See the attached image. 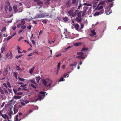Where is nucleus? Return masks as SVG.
Returning <instances> with one entry per match:
<instances>
[{
  "label": "nucleus",
  "mask_w": 121,
  "mask_h": 121,
  "mask_svg": "<svg viewBox=\"0 0 121 121\" xmlns=\"http://www.w3.org/2000/svg\"><path fill=\"white\" fill-rule=\"evenodd\" d=\"M34 110V109L32 110H30L29 111V113H30L32 112Z\"/></svg>",
  "instance_id": "69168bd1"
},
{
  "label": "nucleus",
  "mask_w": 121,
  "mask_h": 121,
  "mask_svg": "<svg viewBox=\"0 0 121 121\" xmlns=\"http://www.w3.org/2000/svg\"><path fill=\"white\" fill-rule=\"evenodd\" d=\"M22 24H21V23H19V24H17V27H18V28H19L20 27V26H22Z\"/></svg>",
  "instance_id": "49530a36"
},
{
  "label": "nucleus",
  "mask_w": 121,
  "mask_h": 121,
  "mask_svg": "<svg viewBox=\"0 0 121 121\" xmlns=\"http://www.w3.org/2000/svg\"><path fill=\"white\" fill-rule=\"evenodd\" d=\"M91 33H90L89 35L91 36H94L96 34V33L95 32L94 30H91Z\"/></svg>",
  "instance_id": "9b49d317"
},
{
  "label": "nucleus",
  "mask_w": 121,
  "mask_h": 121,
  "mask_svg": "<svg viewBox=\"0 0 121 121\" xmlns=\"http://www.w3.org/2000/svg\"><path fill=\"white\" fill-rule=\"evenodd\" d=\"M42 82L44 85L47 87L50 86L52 82V81L48 78L43 79Z\"/></svg>",
  "instance_id": "f03ea898"
},
{
  "label": "nucleus",
  "mask_w": 121,
  "mask_h": 121,
  "mask_svg": "<svg viewBox=\"0 0 121 121\" xmlns=\"http://www.w3.org/2000/svg\"><path fill=\"white\" fill-rule=\"evenodd\" d=\"M33 52L35 53H36L37 54H38V52L37 50H34L33 51Z\"/></svg>",
  "instance_id": "3c124183"
},
{
  "label": "nucleus",
  "mask_w": 121,
  "mask_h": 121,
  "mask_svg": "<svg viewBox=\"0 0 121 121\" xmlns=\"http://www.w3.org/2000/svg\"><path fill=\"white\" fill-rule=\"evenodd\" d=\"M31 26H29L27 27V29L30 30L31 29Z\"/></svg>",
  "instance_id": "13d9d810"
},
{
  "label": "nucleus",
  "mask_w": 121,
  "mask_h": 121,
  "mask_svg": "<svg viewBox=\"0 0 121 121\" xmlns=\"http://www.w3.org/2000/svg\"><path fill=\"white\" fill-rule=\"evenodd\" d=\"M74 26H75V29L76 30H78V29L79 27V25L77 23L75 24Z\"/></svg>",
  "instance_id": "412c9836"
},
{
  "label": "nucleus",
  "mask_w": 121,
  "mask_h": 121,
  "mask_svg": "<svg viewBox=\"0 0 121 121\" xmlns=\"http://www.w3.org/2000/svg\"><path fill=\"white\" fill-rule=\"evenodd\" d=\"M20 103L21 104L23 105V106H25V103L23 102H20Z\"/></svg>",
  "instance_id": "6e6d98bb"
},
{
  "label": "nucleus",
  "mask_w": 121,
  "mask_h": 121,
  "mask_svg": "<svg viewBox=\"0 0 121 121\" xmlns=\"http://www.w3.org/2000/svg\"><path fill=\"white\" fill-rule=\"evenodd\" d=\"M12 37V36H9L7 38V40L8 41V40L10 39Z\"/></svg>",
  "instance_id": "79ce46f5"
},
{
  "label": "nucleus",
  "mask_w": 121,
  "mask_h": 121,
  "mask_svg": "<svg viewBox=\"0 0 121 121\" xmlns=\"http://www.w3.org/2000/svg\"><path fill=\"white\" fill-rule=\"evenodd\" d=\"M29 86H31L32 87H33V88L34 89H35L36 88V86L32 84H29Z\"/></svg>",
  "instance_id": "2f4dec72"
},
{
  "label": "nucleus",
  "mask_w": 121,
  "mask_h": 121,
  "mask_svg": "<svg viewBox=\"0 0 121 121\" xmlns=\"http://www.w3.org/2000/svg\"><path fill=\"white\" fill-rule=\"evenodd\" d=\"M46 93V92H45L42 91L40 92L39 96L37 97L36 96L35 97V101L36 102L38 100H39L40 101H41L44 97V95Z\"/></svg>",
  "instance_id": "f257e3e1"
},
{
  "label": "nucleus",
  "mask_w": 121,
  "mask_h": 121,
  "mask_svg": "<svg viewBox=\"0 0 121 121\" xmlns=\"http://www.w3.org/2000/svg\"><path fill=\"white\" fill-rule=\"evenodd\" d=\"M17 6L16 5H14L13 6V8L14 10V11L15 12H17V11H18V12L19 13L21 12L22 11V8H21V11H19V10L18 11V10L17 9Z\"/></svg>",
  "instance_id": "6e6552de"
},
{
  "label": "nucleus",
  "mask_w": 121,
  "mask_h": 121,
  "mask_svg": "<svg viewBox=\"0 0 121 121\" xmlns=\"http://www.w3.org/2000/svg\"><path fill=\"white\" fill-rule=\"evenodd\" d=\"M17 47L18 51H20L21 50L20 48L18 46H17Z\"/></svg>",
  "instance_id": "e2e57ef3"
},
{
  "label": "nucleus",
  "mask_w": 121,
  "mask_h": 121,
  "mask_svg": "<svg viewBox=\"0 0 121 121\" xmlns=\"http://www.w3.org/2000/svg\"><path fill=\"white\" fill-rule=\"evenodd\" d=\"M82 12L80 11L79 12L78 14V17H81V15L82 13Z\"/></svg>",
  "instance_id": "c85d7f7f"
},
{
  "label": "nucleus",
  "mask_w": 121,
  "mask_h": 121,
  "mask_svg": "<svg viewBox=\"0 0 121 121\" xmlns=\"http://www.w3.org/2000/svg\"><path fill=\"white\" fill-rule=\"evenodd\" d=\"M6 29V27H3L2 28V29L1 30V31L2 32H3L5 31Z\"/></svg>",
  "instance_id": "e433bc0d"
},
{
  "label": "nucleus",
  "mask_w": 121,
  "mask_h": 121,
  "mask_svg": "<svg viewBox=\"0 0 121 121\" xmlns=\"http://www.w3.org/2000/svg\"><path fill=\"white\" fill-rule=\"evenodd\" d=\"M81 6L82 4L80 3V4H79V5L78 7V9H79L81 7Z\"/></svg>",
  "instance_id": "0e129e2a"
},
{
  "label": "nucleus",
  "mask_w": 121,
  "mask_h": 121,
  "mask_svg": "<svg viewBox=\"0 0 121 121\" xmlns=\"http://www.w3.org/2000/svg\"><path fill=\"white\" fill-rule=\"evenodd\" d=\"M3 85L4 86L6 87L7 88H8L7 86V84L5 83H4L3 84Z\"/></svg>",
  "instance_id": "603ef678"
},
{
  "label": "nucleus",
  "mask_w": 121,
  "mask_h": 121,
  "mask_svg": "<svg viewBox=\"0 0 121 121\" xmlns=\"http://www.w3.org/2000/svg\"><path fill=\"white\" fill-rule=\"evenodd\" d=\"M18 78L19 81H21V82L23 81L24 80H25V79H24L20 78L19 77H18Z\"/></svg>",
  "instance_id": "473e14b6"
},
{
  "label": "nucleus",
  "mask_w": 121,
  "mask_h": 121,
  "mask_svg": "<svg viewBox=\"0 0 121 121\" xmlns=\"http://www.w3.org/2000/svg\"><path fill=\"white\" fill-rule=\"evenodd\" d=\"M42 22L44 23H46L47 22L45 20H43L42 21Z\"/></svg>",
  "instance_id": "338daca9"
},
{
  "label": "nucleus",
  "mask_w": 121,
  "mask_h": 121,
  "mask_svg": "<svg viewBox=\"0 0 121 121\" xmlns=\"http://www.w3.org/2000/svg\"><path fill=\"white\" fill-rule=\"evenodd\" d=\"M7 85L9 87V88H10L11 87V86L10 84V83L8 82H7Z\"/></svg>",
  "instance_id": "58836bf2"
},
{
  "label": "nucleus",
  "mask_w": 121,
  "mask_h": 121,
  "mask_svg": "<svg viewBox=\"0 0 121 121\" xmlns=\"http://www.w3.org/2000/svg\"><path fill=\"white\" fill-rule=\"evenodd\" d=\"M21 97V96H14L13 98V99H20Z\"/></svg>",
  "instance_id": "aec40b11"
},
{
  "label": "nucleus",
  "mask_w": 121,
  "mask_h": 121,
  "mask_svg": "<svg viewBox=\"0 0 121 121\" xmlns=\"http://www.w3.org/2000/svg\"><path fill=\"white\" fill-rule=\"evenodd\" d=\"M34 69L35 67H33L30 69L29 70V73L31 74H32L33 71H34Z\"/></svg>",
  "instance_id": "f8f14e48"
},
{
  "label": "nucleus",
  "mask_w": 121,
  "mask_h": 121,
  "mask_svg": "<svg viewBox=\"0 0 121 121\" xmlns=\"http://www.w3.org/2000/svg\"><path fill=\"white\" fill-rule=\"evenodd\" d=\"M88 50V49L87 48H83L82 50V51L85 52Z\"/></svg>",
  "instance_id": "a19ab883"
},
{
  "label": "nucleus",
  "mask_w": 121,
  "mask_h": 121,
  "mask_svg": "<svg viewBox=\"0 0 121 121\" xmlns=\"http://www.w3.org/2000/svg\"><path fill=\"white\" fill-rule=\"evenodd\" d=\"M11 28L13 30H15L16 28V27L15 26H11Z\"/></svg>",
  "instance_id": "4c0bfd02"
},
{
  "label": "nucleus",
  "mask_w": 121,
  "mask_h": 121,
  "mask_svg": "<svg viewBox=\"0 0 121 121\" xmlns=\"http://www.w3.org/2000/svg\"><path fill=\"white\" fill-rule=\"evenodd\" d=\"M43 32V31L42 30H40V31L39 32V35H40L41 34H42Z\"/></svg>",
  "instance_id": "052dcab7"
},
{
  "label": "nucleus",
  "mask_w": 121,
  "mask_h": 121,
  "mask_svg": "<svg viewBox=\"0 0 121 121\" xmlns=\"http://www.w3.org/2000/svg\"><path fill=\"white\" fill-rule=\"evenodd\" d=\"M100 5L98 4V5L97 6L98 8V9H101L102 8H103V7L102 6H99Z\"/></svg>",
  "instance_id": "c756f323"
},
{
  "label": "nucleus",
  "mask_w": 121,
  "mask_h": 121,
  "mask_svg": "<svg viewBox=\"0 0 121 121\" xmlns=\"http://www.w3.org/2000/svg\"><path fill=\"white\" fill-rule=\"evenodd\" d=\"M13 92L15 94H16L17 93V92L18 91L17 89H13Z\"/></svg>",
  "instance_id": "8fccbe9b"
},
{
  "label": "nucleus",
  "mask_w": 121,
  "mask_h": 121,
  "mask_svg": "<svg viewBox=\"0 0 121 121\" xmlns=\"http://www.w3.org/2000/svg\"><path fill=\"white\" fill-rule=\"evenodd\" d=\"M86 12V10L85 9H84L82 11V16H84Z\"/></svg>",
  "instance_id": "bb28decb"
},
{
  "label": "nucleus",
  "mask_w": 121,
  "mask_h": 121,
  "mask_svg": "<svg viewBox=\"0 0 121 121\" xmlns=\"http://www.w3.org/2000/svg\"><path fill=\"white\" fill-rule=\"evenodd\" d=\"M22 56V55H20L19 56H17L16 57V58L17 59H18L19 58H20Z\"/></svg>",
  "instance_id": "37998d69"
},
{
  "label": "nucleus",
  "mask_w": 121,
  "mask_h": 121,
  "mask_svg": "<svg viewBox=\"0 0 121 121\" xmlns=\"http://www.w3.org/2000/svg\"><path fill=\"white\" fill-rule=\"evenodd\" d=\"M34 1L37 2V4L38 5H41L43 4V2L40 0H33Z\"/></svg>",
  "instance_id": "2eb2a0df"
},
{
  "label": "nucleus",
  "mask_w": 121,
  "mask_h": 121,
  "mask_svg": "<svg viewBox=\"0 0 121 121\" xmlns=\"http://www.w3.org/2000/svg\"><path fill=\"white\" fill-rule=\"evenodd\" d=\"M23 101L25 102L26 104H27L29 102V101L27 100L24 99L23 100Z\"/></svg>",
  "instance_id": "c9c22d12"
},
{
  "label": "nucleus",
  "mask_w": 121,
  "mask_h": 121,
  "mask_svg": "<svg viewBox=\"0 0 121 121\" xmlns=\"http://www.w3.org/2000/svg\"><path fill=\"white\" fill-rule=\"evenodd\" d=\"M9 11H11L12 10V8L11 6H9Z\"/></svg>",
  "instance_id": "864d4df0"
},
{
  "label": "nucleus",
  "mask_w": 121,
  "mask_h": 121,
  "mask_svg": "<svg viewBox=\"0 0 121 121\" xmlns=\"http://www.w3.org/2000/svg\"><path fill=\"white\" fill-rule=\"evenodd\" d=\"M22 93V92L18 93L17 94V95H21Z\"/></svg>",
  "instance_id": "680f3d73"
},
{
  "label": "nucleus",
  "mask_w": 121,
  "mask_h": 121,
  "mask_svg": "<svg viewBox=\"0 0 121 121\" xmlns=\"http://www.w3.org/2000/svg\"><path fill=\"white\" fill-rule=\"evenodd\" d=\"M26 26L25 25H22L21 26V28L22 29H24L26 27Z\"/></svg>",
  "instance_id": "ea45409f"
},
{
  "label": "nucleus",
  "mask_w": 121,
  "mask_h": 121,
  "mask_svg": "<svg viewBox=\"0 0 121 121\" xmlns=\"http://www.w3.org/2000/svg\"><path fill=\"white\" fill-rule=\"evenodd\" d=\"M12 55V53L11 52H10L9 53H8L6 54V56L7 57H8Z\"/></svg>",
  "instance_id": "7c9ffc66"
},
{
  "label": "nucleus",
  "mask_w": 121,
  "mask_h": 121,
  "mask_svg": "<svg viewBox=\"0 0 121 121\" xmlns=\"http://www.w3.org/2000/svg\"><path fill=\"white\" fill-rule=\"evenodd\" d=\"M0 92L1 94H4L3 91L2 90V89L0 88Z\"/></svg>",
  "instance_id": "f704fd0d"
},
{
  "label": "nucleus",
  "mask_w": 121,
  "mask_h": 121,
  "mask_svg": "<svg viewBox=\"0 0 121 121\" xmlns=\"http://www.w3.org/2000/svg\"><path fill=\"white\" fill-rule=\"evenodd\" d=\"M82 20V19L81 17H77L76 18V21L78 22H81V21Z\"/></svg>",
  "instance_id": "6ab92c4d"
},
{
  "label": "nucleus",
  "mask_w": 121,
  "mask_h": 121,
  "mask_svg": "<svg viewBox=\"0 0 121 121\" xmlns=\"http://www.w3.org/2000/svg\"><path fill=\"white\" fill-rule=\"evenodd\" d=\"M105 1H103L101 2L99 4V5L103 4L105 3Z\"/></svg>",
  "instance_id": "c03bdc74"
},
{
  "label": "nucleus",
  "mask_w": 121,
  "mask_h": 121,
  "mask_svg": "<svg viewBox=\"0 0 121 121\" xmlns=\"http://www.w3.org/2000/svg\"><path fill=\"white\" fill-rule=\"evenodd\" d=\"M77 54L78 55L80 56H82L84 55V54L82 52H78V53ZM86 57V56L85 57H83L81 56H77V57L79 59H82L84 58H85Z\"/></svg>",
  "instance_id": "423d86ee"
},
{
  "label": "nucleus",
  "mask_w": 121,
  "mask_h": 121,
  "mask_svg": "<svg viewBox=\"0 0 121 121\" xmlns=\"http://www.w3.org/2000/svg\"><path fill=\"white\" fill-rule=\"evenodd\" d=\"M104 10H102L101 12L100 13L99 12H97L95 13L94 14V15L95 16H96L97 15H99L100 14H101L102 13H104Z\"/></svg>",
  "instance_id": "9d476101"
},
{
  "label": "nucleus",
  "mask_w": 121,
  "mask_h": 121,
  "mask_svg": "<svg viewBox=\"0 0 121 121\" xmlns=\"http://www.w3.org/2000/svg\"><path fill=\"white\" fill-rule=\"evenodd\" d=\"M16 70H18L19 72H22V69L20 67L16 65Z\"/></svg>",
  "instance_id": "4468645a"
},
{
  "label": "nucleus",
  "mask_w": 121,
  "mask_h": 121,
  "mask_svg": "<svg viewBox=\"0 0 121 121\" xmlns=\"http://www.w3.org/2000/svg\"><path fill=\"white\" fill-rule=\"evenodd\" d=\"M28 20V19H27L26 18L24 19H22L21 20V22L22 23V25H24L25 23L26 22L25 21V20Z\"/></svg>",
  "instance_id": "a211bd4d"
},
{
  "label": "nucleus",
  "mask_w": 121,
  "mask_h": 121,
  "mask_svg": "<svg viewBox=\"0 0 121 121\" xmlns=\"http://www.w3.org/2000/svg\"><path fill=\"white\" fill-rule=\"evenodd\" d=\"M2 116L4 118L5 120H8L9 119L7 116L5 114L2 115Z\"/></svg>",
  "instance_id": "f3484780"
},
{
  "label": "nucleus",
  "mask_w": 121,
  "mask_h": 121,
  "mask_svg": "<svg viewBox=\"0 0 121 121\" xmlns=\"http://www.w3.org/2000/svg\"><path fill=\"white\" fill-rule=\"evenodd\" d=\"M48 16V14L46 13L37 14L35 18H43L46 17Z\"/></svg>",
  "instance_id": "7ed1b4c3"
},
{
  "label": "nucleus",
  "mask_w": 121,
  "mask_h": 121,
  "mask_svg": "<svg viewBox=\"0 0 121 121\" xmlns=\"http://www.w3.org/2000/svg\"><path fill=\"white\" fill-rule=\"evenodd\" d=\"M66 66V65H63L61 67L63 69H64L65 67Z\"/></svg>",
  "instance_id": "5fc2aeb1"
},
{
  "label": "nucleus",
  "mask_w": 121,
  "mask_h": 121,
  "mask_svg": "<svg viewBox=\"0 0 121 121\" xmlns=\"http://www.w3.org/2000/svg\"><path fill=\"white\" fill-rule=\"evenodd\" d=\"M64 78H63V77H61L60 78L59 80V82H61L63 81H65V80L64 79Z\"/></svg>",
  "instance_id": "cd10ccee"
},
{
  "label": "nucleus",
  "mask_w": 121,
  "mask_h": 121,
  "mask_svg": "<svg viewBox=\"0 0 121 121\" xmlns=\"http://www.w3.org/2000/svg\"><path fill=\"white\" fill-rule=\"evenodd\" d=\"M26 84H24V85H21V87H26Z\"/></svg>",
  "instance_id": "4d7b16f0"
},
{
  "label": "nucleus",
  "mask_w": 121,
  "mask_h": 121,
  "mask_svg": "<svg viewBox=\"0 0 121 121\" xmlns=\"http://www.w3.org/2000/svg\"><path fill=\"white\" fill-rule=\"evenodd\" d=\"M7 48V45L5 44H4L2 47L1 48V53H2L4 51H6Z\"/></svg>",
  "instance_id": "39448f33"
},
{
  "label": "nucleus",
  "mask_w": 121,
  "mask_h": 121,
  "mask_svg": "<svg viewBox=\"0 0 121 121\" xmlns=\"http://www.w3.org/2000/svg\"><path fill=\"white\" fill-rule=\"evenodd\" d=\"M22 38H23V37H20L19 39L18 40V41H19L20 40H21Z\"/></svg>",
  "instance_id": "774afa93"
},
{
  "label": "nucleus",
  "mask_w": 121,
  "mask_h": 121,
  "mask_svg": "<svg viewBox=\"0 0 121 121\" xmlns=\"http://www.w3.org/2000/svg\"><path fill=\"white\" fill-rule=\"evenodd\" d=\"M77 64V63L75 62H74L72 63L71 64H70V68L69 69L71 70L72 71H73L74 68L73 67H76Z\"/></svg>",
  "instance_id": "20e7f679"
},
{
  "label": "nucleus",
  "mask_w": 121,
  "mask_h": 121,
  "mask_svg": "<svg viewBox=\"0 0 121 121\" xmlns=\"http://www.w3.org/2000/svg\"><path fill=\"white\" fill-rule=\"evenodd\" d=\"M18 115H16L14 119V121H20L21 119H23V118L21 119H18Z\"/></svg>",
  "instance_id": "dca6fc26"
},
{
  "label": "nucleus",
  "mask_w": 121,
  "mask_h": 121,
  "mask_svg": "<svg viewBox=\"0 0 121 121\" xmlns=\"http://www.w3.org/2000/svg\"><path fill=\"white\" fill-rule=\"evenodd\" d=\"M112 12L111 10L109 8L106 10L105 13L107 15H109Z\"/></svg>",
  "instance_id": "1a4fd4ad"
},
{
  "label": "nucleus",
  "mask_w": 121,
  "mask_h": 121,
  "mask_svg": "<svg viewBox=\"0 0 121 121\" xmlns=\"http://www.w3.org/2000/svg\"><path fill=\"white\" fill-rule=\"evenodd\" d=\"M29 81L30 82H31L34 84H36V83L35 81V80L34 79H30L29 80Z\"/></svg>",
  "instance_id": "4be33fe9"
},
{
  "label": "nucleus",
  "mask_w": 121,
  "mask_h": 121,
  "mask_svg": "<svg viewBox=\"0 0 121 121\" xmlns=\"http://www.w3.org/2000/svg\"><path fill=\"white\" fill-rule=\"evenodd\" d=\"M71 48V47L70 46H69L68 47H67V48H66L65 49V50L63 51V52H65L66 51V50L68 49L69 48Z\"/></svg>",
  "instance_id": "72a5a7b5"
},
{
  "label": "nucleus",
  "mask_w": 121,
  "mask_h": 121,
  "mask_svg": "<svg viewBox=\"0 0 121 121\" xmlns=\"http://www.w3.org/2000/svg\"><path fill=\"white\" fill-rule=\"evenodd\" d=\"M72 3L73 4L75 3V5H78V2H76V0H73Z\"/></svg>",
  "instance_id": "a878e982"
},
{
  "label": "nucleus",
  "mask_w": 121,
  "mask_h": 121,
  "mask_svg": "<svg viewBox=\"0 0 121 121\" xmlns=\"http://www.w3.org/2000/svg\"><path fill=\"white\" fill-rule=\"evenodd\" d=\"M30 113H29V112H27L26 114H23V118H25L26 117H27V116L29 115Z\"/></svg>",
  "instance_id": "b1692460"
},
{
  "label": "nucleus",
  "mask_w": 121,
  "mask_h": 121,
  "mask_svg": "<svg viewBox=\"0 0 121 121\" xmlns=\"http://www.w3.org/2000/svg\"><path fill=\"white\" fill-rule=\"evenodd\" d=\"M81 44V43L80 42H78L76 43H75L74 44V45L75 46H78L80 45Z\"/></svg>",
  "instance_id": "393cba45"
},
{
  "label": "nucleus",
  "mask_w": 121,
  "mask_h": 121,
  "mask_svg": "<svg viewBox=\"0 0 121 121\" xmlns=\"http://www.w3.org/2000/svg\"><path fill=\"white\" fill-rule=\"evenodd\" d=\"M63 20L65 22L67 21H68V18L67 17H65L63 18Z\"/></svg>",
  "instance_id": "a18cd8bd"
},
{
  "label": "nucleus",
  "mask_w": 121,
  "mask_h": 121,
  "mask_svg": "<svg viewBox=\"0 0 121 121\" xmlns=\"http://www.w3.org/2000/svg\"><path fill=\"white\" fill-rule=\"evenodd\" d=\"M36 80L37 82L38 83L39 80L41 78L40 76H38L37 77H36Z\"/></svg>",
  "instance_id": "5701e85b"
},
{
  "label": "nucleus",
  "mask_w": 121,
  "mask_h": 121,
  "mask_svg": "<svg viewBox=\"0 0 121 121\" xmlns=\"http://www.w3.org/2000/svg\"><path fill=\"white\" fill-rule=\"evenodd\" d=\"M13 75H14V76L15 77V78L17 79V73H15V72H14L13 73Z\"/></svg>",
  "instance_id": "de8ad7c7"
},
{
  "label": "nucleus",
  "mask_w": 121,
  "mask_h": 121,
  "mask_svg": "<svg viewBox=\"0 0 121 121\" xmlns=\"http://www.w3.org/2000/svg\"><path fill=\"white\" fill-rule=\"evenodd\" d=\"M15 102H13V98L12 99L9 101L8 104L9 105H11L13 104Z\"/></svg>",
  "instance_id": "ddd939ff"
},
{
  "label": "nucleus",
  "mask_w": 121,
  "mask_h": 121,
  "mask_svg": "<svg viewBox=\"0 0 121 121\" xmlns=\"http://www.w3.org/2000/svg\"><path fill=\"white\" fill-rule=\"evenodd\" d=\"M31 41L32 42L33 44H34L35 43V42L34 40H31Z\"/></svg>",
  "instance_id": "bf43d9fd"
},
{
  "label": "nucleus",
  "mask_w": 121,
  "mask_h": 121,
  "mask_svg": "<svg viewBox=\"0 0 121 121\" xmlns=\"http://www.w3.org/2000/svg\"><path fill=\"white\" fill-rule=\"evenodd\" d=\"M65 38H67V39H68L69 38H71V39H73L74 38V37H73L72 38L70 37H67L66 35V34H65Z\"/></svg>",
  "instance_id": "09e8293b"
},
{
  "label": "nucleus",
  "mask_w": 121,
  "mask_h": 121,
  "mask_svg": "<svg viewBox=\"0 0 121 121\" xmlns=\"http://www.w3.org/2000/svg\"><path fill=\"white\" fill-rule=\"evenodd\" d=\"M13 111H14V113L13 114L12 113V111H11L10 113H9V115L10 116H11L12 114H14L15 113L17 112H18V110L16 108V105H14V107L13 108Z\"/></svg>",
  "instance_id": "0eeeda50"
}]
</instances>
